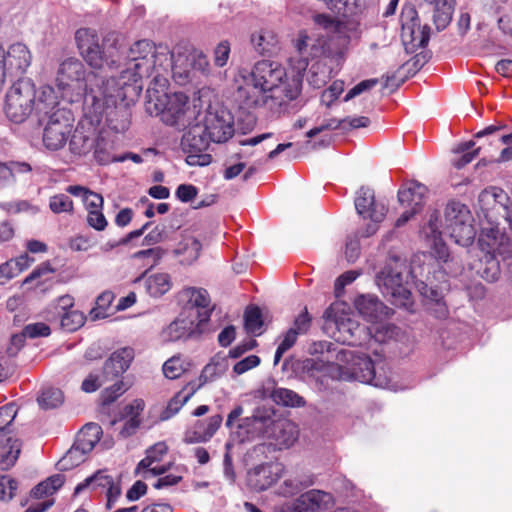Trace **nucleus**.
<instances>
[{
  "mask_svg": "<svg viewBox=\"0 0 512 512\" xmlns=\"http://www.w3.org/2000/svg\"><path fill=\"white\" fill-rule=\"evenodd\" d=\"M298 438L297 426L286 419H275L272 416V424L269 427L266 440L268 443H260L253 447L250 457L259 456L273 447L274 450H283L291 447Z\"/></svg>",
  "mask_w": 512,
  "mask_h": 512,
  "instance_id": "a211bd4d",
  "label": "nucleus"
},
{
  "mask_svg": "<svg viewBox=\"0 0 512 512\" xmlns=\"http://www.w3.org/2000/svg\"><path fill=\"white\" fill-rule=\"evenodd\" d=\"M113 300L114 295L110 291H106L100 294L96 299V307H94L90 312L92 319H104L108 317L109 313L107 310Z\"/></svg>",
  "mask_w": 512,
  "mask_h": 512,
  "instance_id": "13d9d810",
  "label": "nucleus"
},
{
  "mask_svg": "<svg viewBox=\"0 0 512 512\" xmlns=\"http://www.w3.org/2000/svg\"><path fill=\"white\" fill-rule=\"evenodd\" d=\"M377 84H378L377 78L366 79V80L359 82L358 84H356L353 88H351L347 92V94L344 97V101L345 102L350 101L351 99L355 98L356 96H359L360 94L371 90Z\"/></svg>",
  "mask_w": 512,
  "mask_h": 512,
  "instance_id": "69168bd1",
  "label": "nucleus"
},
{
  "mask_svg": "<svg viewBox=\"0 0 512 512\" xmlns=\"http://www.w3.org/2000/svg\"><path fill=\"white\" fill-rule=\"evenodd\" d=\"M189 398V394L178 392L173 398L169 400L166 407L161 411L159 420L167 421L172 418L180 411L182 406L188 401Z\"/></svg>",
  "mask_w": 512,
  "mask_h": 512,
  "instance_id": "603ef678",
  "label": "nucleus"
},
{
  "mask_svg": "<svg viewBox=\"0 0 512 512\" xmlns=\"http://www.w3.org/2000/svg\"><path fill=\"white\" fill-rule=\"evenodd\" d=\"M205 132L214 143H223L230 139L234 133L233 121L228 113L221 114L209 112L204 121Z\"/></svg>",
  "mask_w": 512,
  "mask_h": 512,
  "instance_id": "5701e85b",
  "label": "nucleus"
},
{
  "mask_svg": "<svg viewBox=\"0 0 512 512\" xmlns=\"http://www.w3.org/2000/svg\"><path fill=\"white\" fill-rule=\"evenodd\" d=\"M192 73L199 72L204 76L210 74V64L207 56L200 50H193L187 58H185Z\"/></svg>",
  "mask_w": 512,
  "mask_h": 512,
  "instance_id": "09e8293b",
  "label": "nucleus"
},
{
  "mask_svg": "<svg viewBox=\"0 0 512 512\" xmlns=\"http://www.w3.org/2000/svg\"><path fill=\"white\" fill-rule=\"evenodd\" d=\"M5 63L8 76L20 78L24 75L32 62V54L23 43H14L5 50Z\"/></svg>",
  "mask_w": 512,
  "mask_h": 512,
  "instance_id": "b1692460",
  "label": "nucleus"
},
{
  "mask_svg": "<svg viewBox=\"0 0 512 512\" xmlns=\"http://www.w3.org/2000/svg\"><path fill=\"white\" fill-rule=\"evenodd\" d=\"M134 356L135 353L131 347L114 351L104 363V377H110L113 381L122 376L129 369Z\"/></svg>",
  "mask_w": 512,
  "mask_h": 512,
  "instance_id": "2f4dec72",
  "label": "nucleus"
},
{
  "mask_svg": "<svg viewBox=\"0 0 512 512\" xmlns=\"http://www.w3.org/2000/svg\"><path fill=\"white\" fill-rule=\"evenodd\" d=\"M188 362L180 356H173L163 365V373L169 379L179 378L187 369Z\"/></svg>",
  "mask_w": 512,
  "mask_h": 512,
  "instance_id": "6e6d98bb",
  "label": "nucleus"
},
{
  "mask_svg": "<svg viewBox=\"0 0 512 512\" xmlns=\"http://www.w3.org/2000/svg\"><path fill=\"white\" fill-rule=\"evenodd\" d=\"M66 110L60 107L59 97L55 89L50 85L40 87L36 95L35 114L39 122L51 119L57 111Z\"/></svg>",
  "mask_w": 512,
  "mask_h": 512,
  "instance_id": "7c9ffc66",
  "label": "nucleus"
},
{
  "mask_svg": "<svg viewBox=\"0 0 512 512\" xmlns=\"http://www.w3.org/2000/svg\"><path fill=\"white\" fill-rule=\"evenodd\" d=\"M54 269L49 262H44L35 268L23 281L22 285H29L36 282L35 287L44 285L51 279Z\"/></svg>",
  "mask_w": 512,
  "mask_h": 512,
  "instance_id": "a18cd8bd",
  "label": "nucleus"
},
{
  "mask_svg": "<svg viewBox=\"0 0 512 512\" xmlns=\"http://www.w3.org/2000/svg\"><path fill=\"white\" fill-rule=\"evenodd\" d=\"M49 208L54 214L72 213L73 201L67 194H56L49 199Z\"/></svg>",
  "mask_w": 512,
  "mask_h": 512,
  "instance_id": "bf43d9fd",
  "label": "nucleus"
},
{
  "mask_svg": "<svg viewBox=\"0 0 512 512\" xmlns=\"http://www.w3.org/2000/svg\"><path fill=\"white\" fill-rule=\"evenodd\" d=\"M95 443L91 442L81 435H78L77 440L73 447L67 452V454L58 462L60 469H68V461L77 457L78 454L85 455L93 450Z\"/></svg>",
  "mask_w": 512,
  "mask_h": 512,
  "instance_id": "79ce46f5",
  "label": "nucleus"
},
{
  "mask_svg": "<svg viewBox=\"0 0 512 512\" xmlns=\"http://www.w3.org/2000/svg\"><path fill=\"white\" fill-rule=\"evenodd\" d=\"M354 205L357 214L363 219L371 221L361 232L362 237H370L378 230V224L382 222L387 213V207L384 203L375 199L374 190L362 186L355 195Z\"/></svg>",
  "mask_w": 512,
  "mask_h": 512,
  "instance_id": "f3484780",
  "label": "nucleus"
},
{
  "mask_svg": "<svg viewBox=\"0 0 512 512\" xmlns=\"http://www.w3.org/2000/svg\"><path fill=\"white\" fill-rule=\"evenodd\" d=\"M234 442L231 440H228L225 444V454L223 458V474L227 481L230 483H233L235 481V471L233 467L232 457H231V450L234 446Z\"/></svg>",
  "mask_w": 512,
  "mask_h": 512,
  "instance_id": "e2e57ef3",
  "label": "nucleus"
},
{
  "mask_svg": "<svg viewBox=\"0 0 512 512\" xmlns=\"http://www.w3.org/2000/svg\"><path fill=\"white\" fill-rule=\"evenodd\" d=\"M98 126H91L89 120L84 118L75 128L69 142L70 151L75 155H86L89 153L96 142Z\"/></svg>",
  "mask_w": 512,
  "mask_h": 512,
  "instance_id": "393cba45",
  "label": "nucleus"
},
{
  "mask_svg": "<svg viewBox=\"0 0 512 512\" xmlns=\"http://www.w3.org/2000/svg\"><path fill=\"white\" fill-rule=\"evenodd\" d=\"M0 207L9 214L27 213L29 215H36L40 211L38 206L28 200L4 202L0 204Z\"/></svg>",
  "mask_w": 512,
  "mask_h": 512,
  "instance_id": "864d4df0",
  "label": "nucleus"
},
{
  "mask_svg": "<svg viewBox=\"0 0 512 512\" xmlns=\"http://www.w3.org/2000/svg\"><path fill=\"white\" fill-rule=\"evenodd\" d=\"M37 91L32 79L20 77L6 94L5 114L14 123L24 122L35 111Z\"/></svg>",
  "mask_w": 512,
  "mask_h": 512,
  "instance_id": "ddd939ff",
  "label": "nucleus"
},
{
  "mask_svg": "<svg viewBox=\"0 0 512 512\" xmlns=\"http://www.w3.org/2000/svg\"><path fill=\"white\" fill-rule=\"evenodd\" d=\"M133 94L132 88L124 87L116 82L105 89V94L99 96L100 115L96 118L85 113L91 126H99L105 118L107 127L116 132L123 133L130 126L131 112L125 99Z\"/></svg>",
  "mask_w": 512,
  "mask_h": 512,
  "instance_id": "1a4fd4ad",
  "label": "nucleus"
},
{
  "mask_svg": "<svg viewBox=\"0 0 512 512\" xmlns=\"http://www.w3.org/2000/svg\"><path fill=\"white\" fill-rule=\"evenodd\" d=\"M410 277L412 271L408 270L406 261L392 256L376 273L375 282L382 294L389 297L394 305L407 307L411 296Z\"/></svg>",
  "mask_w": 512,
  "mask_h": 512,
  "instance_id": "9d476101",
  "label": "nucleus"
},
{
  "mask_svg": "<svg viewBox=\"0 0 512 512\" xmlns=\"http://www.w3.org/2000/svg\"><path fill=\"white\" fill-rule=\"evenodd\" d=\"M260 362V358L257 355H249L233 365V372L236 375H242L247 371L257 367Z\"/></svg>",
  "mask_w": 512,
  "mask_h": 512,
  "instance_id": "338daca9",
  "label": "nucleus"
},
{
  "mask_svg": "<svg viewBox=\"0 0 512 512\" xmlns=\"http://www.w3.org/2000/svg\"><path fill=\"white\" fill-rule=\"evenodd\" d=\"M163 256V250L159 247L140 250L133 254V258L141 260L146 271L155 267Z\"/></svg>",
  "mask_w": 512,
  "mask_h": 512,
  "instance_id": "4d7b16f0",
  "label": "nucleus"
},
{
  "mask_svg": "<svg viewBox=\"0 0 512 512\" xmlns=\"http://www.w3.org/2000/svg\"><path fill=\"white\" fill-rule=\"evenodd\" d=\"M326 6L342 17L355 14L359 8V0H323Z\"/></svg>",
  "mask_w": 512,
  "mask_h": 512,
  "instance_id": "3c124183",
  "label": "nucleus"
},
{
  "mask_svg": "<svg viewBox=\"0 0 512 512\" xmlns=\"http://www.w3.org/2000/svg\"><path fill=\"white\" fill-rule=\"evenodd\" d=\"M272 400L279 405L289 407H302L305 405L303 397L287 388H276L271 394Z\"/></svg>",
  "mask_w": 512,
  "mask_h": 512,
  "instance_id": "37998d69",
  "label": "nucleus"
},
{
  "mask_svg": "<svg viewBox=\"0 0 512 512\" xmlns=\"http://www.w3.org/2000/svg\"><path fill=\"white\" fill-rule=\"evenodd\" d=\"M229 368L228 357L223 354H216L210 362L205 365L200 375L201 385L212 382L221 377Z\"/></svg>",
  "mask_w": 512,
  "mask_h": 512,
  "instance_id": "58836bf2",
  "label": "nucleus"
},
{
  "mask_svg": "<svg viewBox=\"0 0 512 512\" xmlns=\"http://www.w3.org/2000/svg\"><path fill=\"white\" fill-rule=\"evenodd\" d=\"M372 331L371 342L384 343L396 337L399 333V328L391 323H384L383 320L377 323H372L369 327Z\"/></svg>",
  "mask_w": 512,
  "mask_h": 512,
  "instance_id": "c03bdc74",
  "label": "nucleus"
},
{
  "mask_svg": "<svg viewBox=\"0 0 512 512\" xmlns=\"http://www.w3.org/2000/svg\"><path fill=\"white\" fill-rule=\"evenodd\" d=\"M43 144L50 151L62 149L72 130L73 115L70 110H60L45 120Z\"/></svg>",
  "mask_w": 512,
  "mask_h": 512,
  "instance_id": "6ab92c4d",
  "label": "nucleus"
},
{
  "mask_svg": "<svg viewBox=\"0 0 512 512\" xmlns=\"http://www.w3.org/2000/svg\"><path fill=\"white\" fill-rule=\"evenodd\" d=\"M244 325L248 333L255 336L262 333L263 320L262 314L258 307H251L246 310L244 315Z\"/></svg>",
  "mask_w": 512,
  "mask_h": 512,
  "instance_id": "8fccbe9b",
  "label": "nucleus"
},
{
  "mask_svg": "<svg viewBox=\"0 0 512 512\" xmlns=\"http://www.w3.org/2000/svg\"><path fill=\"white\" fill-rule=\"evenodd\" d=\"M313 484L311 479L300 480L298 478L286 479L278 488L277 493L283 497H291L299 493L302 489Z\"/></svg>",
  "mask_w": 512,
  "mask_h": 512,
  "instance_id": "5fc2aeb1",
  "label": "nucleus"
},
{
  "mask_svg": "<svg viewBox=\"0 0 512 512\" xmlns=\"http://www.w3.org/2000/svg\"><path fill=\"white\" fill-rule=\"evenodd\" d=\"M426 192V186L418 182H411L407 187L398 191V200L403 206L420 211Z\"/></svg>",
  "mask_w": 512,
  "mask_h": 512,
  "instance_id": "c9c22d12",
  "label": "nucleus"
},
{
  "mask_svg": "<svg viewBox=\"0 0 512 512\" xmlns=\"http://www.w3.org/2000/svg\"><path fill=\"white\" fill-rule=\"evenodd\" d=\"M327 329L334 328L333 337L337 342L349 346H365L371 343L372 331L361 325L348 314L339 312L338 307L330 306L324 312Z\"/></svg>",
  "mask_w": 512,
  "mask_h": 512,
  "instance_id": "f8f14e48",
  "label": "nucleus"
},
{
  "mask_svg": "<svg viewBox=\"0 0 512 512\" xmlns=\"http://www.w3.org/2000/svg\"><path fill=\"white\" fill-rule=\"evenodd\" d=\"M13 404L0 408V470H9L16 463L21 448L18 439L12 436L11 424L16 417Z\"/></svg>",
  "mask_w": 512,
  "mask_h": 512,
  "instance_id": "2eb2a0df",
  "label": "nucleus"
},
{
  "mask_svg": "<svg viewBox=\"0 0 512 512\" xmlns=\"http://www.w3.org/2000/svg\"><path fill=\"white\" fill-rule=\"evenodd\" d=\"M85 490L105 494L106 508L112 509L122 494L120 475L107 469L98 470L79 483L74 489V494L79 495Z\"/></svg>",
  "mask_w": 512,
  "mask_h": 512,
  "instance_id": "4468645a",
  "label": "nucleus"
},
{
  "mask_svg": "<svg viewBox=\"0 0 512 512\" xmlns=\"http://www.w3.org/2000/svg\"><path fill=\"white\" fill-rule=\"evenodd\" d=\"M167 453V446L164 442H158L150 447L144 459L138 465V468L146 469L153 475H162L166 472L165 465L159 464V461Z\"/></svg>",
  "mask_w": 512,
  "mask_h": 512,
  "instance_id": "f704fd0d",
  "label": "nucleus"
},
{
  "mask_svg": "<svg viewBox=\"0 0 512 512\" xmlns=\"http://www.w3.org/2000/svg\"><path fill=\"white\" fill-rule=\"evenodd\" d=\"M112 381L110 377H104V370L90 373L82 382L81 389L86 393L95 392L105 383Z\"/></svg>",
  "mask_w": 512,
  "mask_h": 512,
  "instance_id": "052dcab7",
  "label": "nucleus"
},
{
  "mask_svg": "<svg viewBox=\"0 0 512 512\" xmlns=\"http://www.w3.org/2000/svg\"><path fill=\"white\" fill-rule=\"evenodd\" d=\"M344 91V82L343 81H334L323 93L321 96V101L329 106L333 101H335L341 93Z\"/></svg>",
  "mask_w": 512,
  "mask_h": 512,
  "instance_id": "774afa93",
  "label": "nucleus"
},
{
  "mask_svg": "<svg viewBox=\"0 0 512 512\" xmlns=\"http://www.w3.org/2000/svg\"><path fill=\"white\" fill-rule=\"evenodd\" d=\"M116 82L115 76L104 77L95 71H87L77 58L62 61L56 74V84L61 96L69 102L83 99V111L96 118L100 115L99 96Z\"/></svg>",
  "mask_w": 512,
  "mask_h": 512,
  "instance_id": "20e7f679",
  "label": "nucleus"
},
{
  "mask_svg": "<svg viewBox=\"0 0 512 512\" xmlns=\"http://www.w3.org/2000/svg\"><path fill=\"white\" fill-rule=\"evenodd\" d=\"M243 411V407L237 405L227 416L225 425L230 430L229 440L234 443H245L258 438L266 440L275 412L270 408L259 407L251 416L244 417L238 424H235Z\"/></svg>",
  "mask_w": 512,
  "mask_h": 512,
  "instance_id": "9b49d317",
  "label": "nucleus"
},
{
  "mask_svg": "<svg viewBox=\"0 0 512 512\" xmlns=\"http://www.w3.org/2000/svg\"><path fill=\"white\" fill-rule=\"evenodd\" d=\"M285 466L280 462H267L255 466L248 473L250 485L257 491H264L284 474Z\"/></svg>",
  "mask_w": 512,
  "mask_h": 512,
  "instance_id": "4be33fe9",
  "label": "nucleus"
},
{
  "mask_svg": "<svg viewBox=\"0 0 512 512\" xmlns=\"http://www.w3.org/2000/svg\"><path fill=\"white\" fill-rule=\"evenodd\" d=\"M52 308L59 318L60 326L68 332L79 329L85 323L84 314L73 309V298L69 295L59 297Z\"/></svg>",
  "mask_w": 512,
  "mask_h": 512,
  "instance_id": "a878e982",
  "label": "nucleus"
},
{
  "mask_svg": "<svg viewBox=\"0 0 512 512\" xmlns=\"http://www.w3.org/2000/svg\"><path fill=\"white\" fill-rule=\"evenodd\" d=\"M354 306L357 312L370 323L382 321L389 314V308L372 294L359 295L354 300Z\"/></svg>",
  "mask_w": 512,
  "mask_h": 512,
  "instance_id": "c85d7f7f",
  "label": "nucleus"
},
{
  "mask_svg": "<svg viewBox=\"0 0 512 512\" xmlns=\"http://www.w3.org/2000/svg\"><path fill=\"white\" fill-rule=\"evenodd\" d=\"M77 47L86 63L95 70L120 69L119 76H115L116 83L124 87L132 88L137 95L142 86L143 78L154 77L156 84L165 87L166 78H161L158 73L159 66L171 65L172 57L166 50L158 51L155 45L146 39L133 43L127 51L124 63L117 47L113 44H100L97 32L90 28H80L75 33Z\"/></svg>",
  "mask_w": 512,
  "mask_h": 512,
  "instance_id": "f257e3e1",
  "label": "nucleus"
},
{
  "mask_svg": "<svg viewBox=\"0 0 512 512\" xmlns=\"http://www.w3.org/2000/svg\"><path fill=\"white\" fill-rule=\"evenodd\" d=\"M146 111L150 115L160 116L170 126L184 129L190 125L195 111L188 105V97L182 92L167 93L156 88H148Z\"/></svg>",
  "mask_w": 512,
  "mask_h": 512,
  "instance_id": "6e6552de",
  "label": "nucleus"
},
{
  "mask_svg": "<svg viewBox=\"0 0 512 512\" xmlns=\"http://www.w3.org/2000/svg\"><path fill=\"white\" fill-rule=\"evenodd\" d=\"M188 130L181 139V148L186 156L189 166H207L212 161V156L206 153L211 140L202 127L201 122L188 125Z\"/></svg>",
  "mask_w": 512,
  "mask_h": 512,
  "instance_id": "dca6fc26",
  "label": "nucleus"
},
{
  "mask_svg": "<svg viewBox=\"0 0 512 512\" xmlns=\"http://www.w3.org/2000/svg\"><path fill=\"white\" fill-rule=\"evenodd\" d=\"M314 22L319 28L326 31V34H324L326 38L331 32H343L342 24L329 15L317 14L314 16Z\"/></svg>",
  "mask_w": 512,
  "mask_h": 512,
  "instance_id": "680f3d73",
  "label": "nucleus"
},
{
  "mask_svg": "<svg viewBox=\"0 0 512 512\" xmlns=\"http://www.w3.org/2000/svg\"><path fill=\"white\" fill-rule=\"evenodd\" d=\"M251 43L257 53L271 55L277 50L278 38L272 30L262 29L252 34Z\"/></svg>",
  "mask_w": 512,
  "mask_h": 512,
  "instance_id": "4c0bfd02",
  "label": "nucleus"
},
{
  "mask_svg": "<svg viewBox=\"0 0 512 512\" xmlns=\"http://www.w3.org/2000/svg\"><path fill=\"white\" fill-rule=\"evenodd\" d=\"M135 283H143L146 293L153 298H159L172 288V278L166 272L147 275V271L137 277Z\"/></svg>",
  "mask_w": 512,
  "mask_h": 512,
  "instance_id": "72a5a7b5",
  "label": "nucleus"
},
{
  "mask_svg": "<svg viewBox=\"0 0 512 512\" xmlns=\"http://www.w3.org/2000/svg\"><path fill=\"white\" fill-rule=\"evenodd\" d=\"M474 145L475 143L473 141H468L459 143L457 146H455L453 152L456 154H462L458 159L454 161V166L457 169H461L469 164L479 154L480 148L471 151Z\"/></svg>",
  "mask_w": 512,
  "mask_h": 512,
  "instance_id": "49530a36",
  "label": "nucleus"
},
{
  "mask_svg": "<svg viewBox=\"0 0 512 512\" xmlns=\"http://www.w3.org/2000/svg\"><path fill=\"white\" fill-rule=\"evenodd\" d=\"M185 292L188 297V302L193 307L201 309V311L198 312L199 323L206 322L212 312V309L210 308L211 299L207 290L203 288L190 287L187 288Z\"/></svg>",
  "mask_w": 512,
  "mask_h": 512,
  "instance_id": "e433bc0d",
  "label": "nucleus"
},
{
  "mask_svg": "<svg viewBox=\"0 0 512 512\" xmlns=\"http://www.w3.org/2000/svg\"><path fill=\"white\" fill-rule=\"evenodd\" d=\"M222 421L223 418L220 414L197 420L186 430L184 441L188 444L208 442L220 428Z\"/></svg>",
  "mask_w": 512,
  "mask_h": 512,
  "instance_id": "cd10ccee",
  "label": "nucleus"
},
{
  "mask_svg": "<svg viewBox=\"0 0 512 512\" xmlns=\"http://www.w3.org/2000/svg\"><path fill=\"white\" fill-rule=\"evenodd\" d=\"M199 324L189 317H178L162 330V340L175 342L196 337L200 334Z\"/></svg>",
  "mask_w": 512,
  "mask_h": 512,
  "instance_id": "c756f323",
  "label": "nucleus"
},
{
  "mask_svg": "<svg viewBox=\"0 0 512 512\" xmlns=\"http://www.w3.org/2000/svg\"><path fill=\"white\" fill-rule=\"evenodd\" d=\"M63 399V393L60 389L49 387L42 390L37 401L43 409H54L63 403Z\"/></svg>",
  "mask_w": 512,
  "mask_h": 512,
  "instance_id": "de8ad7c7",
  "label": "nucleus"
},
{
  "mask_svg": "<svg viewBox=\"0 0 512 512\" xmlns=\"http://www.w3.org/2000/svg\"><path fill=\"white\" fill-rule=\"evenodd\" d=\"M170 56L172 57L171 65L165 67V66H159L158 67V73L161 74V78H165L161 71L168 72V70H171L173 79L180 85L186 84L188 81L192 79V71L188 64L186 67H182V62L185 60L182 56L178 55L177 57L170 53Z\"/></svg>",
  "mask_w": 512,
  "mask_h": 512,
  "instance_id": "a19ab883",
  "label": "nucleus"
},
{
  "mask_svg": "<svg viewBox=\"0 0 512 512\" xmlns=\"http://www.w3.org/2000/svg\"><path fill=\"white\" fill-rule=\"evenodd\" d=\"M332 503L330 493L321 490H310L301 494L293 503L294 512H319Z\"/></svg>",
  "mask_w": 512,
  "mask_h": 512,
  "instance_id": "473e14b6",
  "label": "nucleus"
},
{
  "mask_svg": "<svg viewBox=\"0 0 512 512\" xmlns=\"http://www.w3.org/2000/svg\"><path fill=\"white\" fill-rule=\"evenodd\" d=\"M446 233L457 245L468 247L473 244L477 230L475 219L469 208L456 201L449 202L443 218L438 211L429 214L427 222L421 227L420 235L439 260L447 261L449 254L442 235Z\"/></svg>",
  "mask_w": 512,
  "mask_h": 512,
  "instance_id": "7ed1b4c3",
  "label": "nucleus"
},
{
  "mask_svg": "<svg viewBox=\"0 0 512 512\" xmlns=\"http://www.w3.org/2000/svg\"><path fill=\"white\" fill-rule=\"evenodd\" d=\"M125 392L124 384L121 380L116 381L113 385L105 388L101 393L102 403L108 405L114 402L120 395Z\"/></svg>",
  "mask_w": 512,
  "mask_h": 512,
  "instance_id": "0e129e2a",
  "label": "nucleus"
},
{
  "mask_svg": "<svg viewBox=\"0 0 512 512\" xmlns=\"http://www.w3.org/2000/svg\"><path fill=\"white\" fill-rule=\"evenodd\" d=\"M352 359L346 363L349 374L348 381H359L378 388L388 389L394 392L408 388V385L401 383L397 375L391 371L382 355L375 353L371 356L349 349Z\"/></svg>",
  "mask_w": 512,
  "mask_h": 512,
  "instance_id": "0eeeda50",
  "label": "nucleus"
},
{
  "mask_svg": "<svg viewBox=\"0 0 512 512\" xmlns=\"http://www.w3.org/2000/svg\"><path fill=\"white\" fill-rule=\"evenodd\" d=\"M295 47L300 59L294 69L295 73L304 75L307 69L309 59H315L322 56L327 49V39L322 33L308 35L301 32L296 40Z\"/></svg>",
  "mask_w": 512,
  "mask_h": 512,
  "instance_id": "aec40b11",
  "label": "nucleus"
},
{
  "mask_svg": "<svg viewBox=\"0 0 512 512\" xmlns=\"http://www.w3.org/2000/svg\"><path fill=\"white\" fill-rule=\"evenodd\" d=\"M401 38L407 51L414 52L418 48H424L429 42V27H421L417 13L410 9L402 15Z\"/></svg>",
  "mask_w": 512,
  "mask_h": 512,
  "instance_id": "412c9836",
  "label": "nucleus"
},
{
  "mask_svg": "<svg viewBox=\"0 0 512 512\" xmlns=\"http://www.w3.org/2000/svg\"><path fill=\"white\" fill-rule=\"evenodd\" d=\"M312 350L321 356L304 360L302 372L318 390H328L334 381L349 380L346 369L347 361L352 359L349 349L337 350L333 343L323 341L314 343Z\"/></svg>",
  "mask_w": 512,
  "mask_h": 512,
  "instance_id": "39448f33",
  "label": "nucleus"
},
{
  "mask_svg": "<svg viewBox=\"0 0 512 512\" xmlns=\"http://www.w3.org/2000/svg\"><path fill=\"white\" fill-rule=\"evenodd\" d=\"M303 75L289 72L278 62L261 60L249 70L239 69L234 100L244 111L263 108L272 115L295 113L300 105Z\"/></svg>",
  "mask_w": 512,
  "mask_h": 512,
  "instance_id": "f03ea898",
  "label": "nucleus"
},
{
  "mask_svg": "<svg viewBox=\"0 0 512 512\" xmlns=\"http://www.w3.org/2000/svg\"><path fill=\"white\" fill-rule=\"evenodd\" d=\"M145 402L142 399H134L132 402L125 405L121 411L120 419H114L110 422L111 426H115L119 421L124 423L119 431L122 438H127L134 435L141 424V414L144 411Z\"/></svg>",
  "mask_w": 512,
  "mask_h": 512,
  "instance_id": "bb28decb",
  "label": "nucleus"
},
{
  "mask_svg": "<svg viewBox=\"0 0 512 512\" xmlns=\"http://www.w3.org/2000/svg\"><path fill=\"white\" fill-rule=\"evenodd\" d=\"M477 244L483 256L470 269L485 281L496 282L501 275L497 257L504 263L512 257L510 239L498 226H490L481 229Z\"/></svg>",
  "mask_w": 512,
  "mask_h": 512,
  "instance_id": "423d86ee",
  "label": "nucleus"
},
{
  "mask_svg": "<svg viewBox=\"0 0 512 512\" xmlns=\"http://www.w3.org/2000/svg\"><path fill=\"white\" fill-rule=\"evenodd\" d=\"M425 2L434 6L433 21L436 28L445 29L452 19L454 0H425Z\"/></svg>",
  "mask_w": 512,
  "mask_h": 512,
  "instance_id": "ea45409f",
  "label": "nucleus"
}]
</instances>
